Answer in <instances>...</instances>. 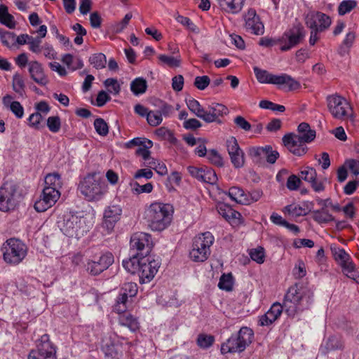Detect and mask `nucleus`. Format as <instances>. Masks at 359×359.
Listing matches in <instances>:
<instances>
[{
    "mask_svg": "<svg viewBox=\"0 0 359 359\" xmlns=\"http://www.w3.org/2000/svg\"><path fill=\"white\" fill-rule=\"evenodd\" d=\"M173 208L168 203L155 202L144 212V219L152 231H161L166 229L172 218Z\"/></svg>",
    "mask_w": 359,
    "mask_h": 359,
    "instance_id": "f03ea898",
    "label": "nucleus"
},
{
    "mask_svg": "<svg viewBox=\"0 0 359 359\" xmlns=\"http://www.w3.org/2000/svg\"><path fill=\"white\" fill-rule=\"evenodd\" d=\"M259 106L262 109H271L274 111L283 112L285 110V107L283 105L278 104L269 100L260 101Z\"/></svg>",
    "mask_w": 359,
    "mask_h": 359,
    "instance_id": "052dcab7",
    "label": "nucleus"
},
{
    "mask_svg": "<svg viewBox=\"0 0 359 359\" xmlns=\"http://www.w3.org/2000/svg\"><path fill=\"white\" fill-rule=\"evenodd\" d=\"M27 250V245L20 240L8 239L2 247L3 259L8 264L16 266L26 257Z\"/></svg>",
    "mask_w": 359,
    "mask_h": 359,
    "instance_id": "423d86ee",
    "label": "nucleus"
},
{
    "mask_svg": "<svg viewBox=\"0 0 359 359\" xmlns=\"http://www.w3.org/2000/svg\"><path fill=\"white\" fill-rule=\"evenodd\" d=\"M132 17H133V15L131 13H127L124 16L122 21L116 22L114 25V26H113L114 31L117 33L122 32L127 27V25H128L129 21L131 20Z\"/></svg>",
    "mask_w": 359,
    "mask_h": 359,
    "instance_id": "680f3d73",
    "label": "nucleus"
},
{
    "mask_svg": "<svg viewBox=\"0 0 359 359\" xmlns=\"http://www.w3.org/2000/svg\"><path fill=\"white\" fill-rule=\"evenodd\" d=\"M327 102L328 110L334 118L344 120L351 115V107L343 97L330 95L327 97Z\"/></svg>",
    "mask_w": 359,
    "mask_h": 359,
    "instance_id": "9b49d317",
    "label": "nucleus"
},
{
    "mask_svg": "<svg viewBox=\"0 0 359 359\" xmlns=\"http://www.w3.org/2000/svg\"><path fill=\"white\" fill-rule=\"evenodd\" d=\"M226 147L233 167L242 168L245 164V154L239 147L237 140L234 137H230L226 141Z\"/></svg>",
    "mask_w": 359,
    "mask_h": 359,
    "instance_id": "aec40b11",
    "label": "nucleus"
},
{
    "mask_svg": "<svg viewBox=\"0 0 359 359\" xmlns=\"http://www.w3.org/2000/svg\"><path fill=\"white\" fill-rule=\"evenodd\" d=\"M357 1L355 0H344L338 6V13L339 15H344L350 13L353 9L357 6Z\"/></svg>",
    "mask_w": 359,
    "mask_h": 359,
    "instance_id": "a18cd8bd",
    "label": "nucleus"
},
{
    "mask_svg": "<svg viewBox=\"0 0 359 359\" xmlns=\"http://www.w3.org/2000/svg\"><path fill=\"white\" fill-rule=\"evenodd\" d=\"M147 121L151 126H157L160 125L163 121L161 112L156 111H149L147 114Z\"/></svg>",
    "mask_w": 359,
    "mask_h": 359,
    "instance_id": "5fc2aeb1",
    "label": "nucleus"
},
{
    "mask_svg": "<svg viewBox=\"0 0 359 359\" xmlns=\"http://www.w3.org/2000/svg\"><path fill=\"white\" fill-rule=\"evenodd\" d=\"M214 241V236L209 231L196 236L194 239L192 249L189 252L191 259L196 262H203L208 259Z\"/></svg>",
    "mask_w": 359,
    "mask_h": 359,
    "instance_id": "0eeeda50",
    "label": "nucleus"
},
{
    "mask_svg": "<svg viewBox=\"0 0 359 359\" xmlns=\"http://www.w3.org/2000/svg\"><path fill=\"white\" fill-rule=\"evenodd\" d=\"M297 138L302 140L305 143L312 142L316 137V131L311 129L310 126L307 123H302L298 126Z\"/></svg>",
    "mask_w": 359,
    "mask_h": 359,
    "instance_id": "c85d7f7f",
    "label": "nucleus"
},
{
    "mask_svg": "<svg viewBox=\"0 0 359 359\" xmlns=\"http://www.w3.org/2000/svg\"><path fill=\"white\" fill-rule=\"evenodd\" d=\"M221 8L231 14H237L243 7L245 0H217Z\"/></svg>",
    "mask_w": 359,
    "mask_h": 359,
    "instance_id": "cd10ccee",
    "label": "nucleus"
},
{
    "mask_svg": "<svg viewBox=\"0 0 359 359\" xmlns=\"http://www.w3.org/2000/svg\"><path fill=\"white\" fill-rule=\"evenodd\" d=\"M215 341V337L210 334H200L198 335L196 344L198 346L203 349H207L212 346Z\"/></svg>",
    "mask_w": 359,
    "mask_h": 359,
    "instance_id": "79ce46f5",
    "label": "nucleus"
},
{
    "mask_svg": "<svg viewBox=\"0 0 359 359\" xmlns=\"http://www.w3.org/2000/svg\"><path fill=\"white\" fill-rule=\"evenodd\" d=\"M313 218L318 223H327L333 220V217L327 210L323 208L321 210L313 211Z\"/></svg>",
    "mask_w": 359,
    "mask_h": 359,
    "instance_id": "37998d69",
    "label": "nucleus"
},
{
    "mask_svg": "<svg viewBox=\"0 0 359 359\" xmlns=\"http://www.w3.org/2000/svg\"><path fill=\"white\" fill-rule=\"evenodd\" d=\"M122 207L119 204L111 203L107 206L103 213L102 226L108 232H111L121 219Z\"/></svg>",
    "mask_w": 359,
    "mask_h": 359,
    "instance_id": "6ab92c4d",
    "label": "nucleus"
},
{
    "mask_svg": "<svg viewBox=\"0 0 359 359\" xmlns=\"http://www.w3.org/2000/svg\"><path fill=\"white\" fill-rule=\"evenodd\" d=\"M41 40L39 37L30 39V41H28L29 49L34 53L39 54L41 53Z\"/></svg>",
    "mask_w": 359,
    "mask_h": 359,
    "instance_id": "338daca9",
    "label": "nucleus"
},
{
    "mask_svg": "<svg viewBox=\"0 0 359 359\" xmlns=\"http://www.w3.org/2000/svg\"><path fill=\"white\" fill-rule=\"evenodd\" d=\"M271 146L266 145L265 147H255L249 149V155L254 158H262L267 154Z\"/></svg>",
    "mask_w": 359,
    "mask_h": 359,
    "instance_id": "13d9d810",
    "label": "nucleus"
},
{
    "mask_svg": "<svg viewBox=\"0 0 359 359\" xmlns=\"http://www.w3.org/2000/svg\"><path fill=\"white\" fill-rule=\"evenodd\" d=\"M118 323L121 325L129 328L132 332H135L139 329V322L136 318L130 313H123L118 317Z\"/></svg>",
    "mask_w": 359,
    "mask_h": 359,
    "instance_id": "c756f323",
    "label": "nucleus"
},
{
    "mask_svg": "<svg viewBox=\"0 0 359 359\" xmlns=\"http://www.w3.org/2000/svg\"><path fill=\"white\" fill-rule=\"evenodd\" d=\"M153 146L152 141L144 137H135L125 144V147L132 149L137 147L135 154L142 158L144 161L150 160V149Z\"/></svg>",
    "mask_w": 359,
    "mask_h": 359,
    "instance_id": "412c9836",
    "label": "nucleus"
},
{
    "mask_svg": "<svg viewBox=\"0 0 359 359\" xmlns=\"http://www.w3.org/2000/svg\"><path fill=\"white\" fill-rule=\"evenodd\" d=\"M251 259L258 264H262L264 262L265 255L263 248L252 249L250 252Z\"/></svg>",
    "mask_w": 359,
    "mask_h": 359,
    "instance_id": "bf43d9fd",
    "label": "nucleus"
},
{
    "mask_svg": "<svg viewBox=\"0 0 359 359\" xmlns=\"http://www.w3.org/2000/svg\"><path fill=\"white\" fill-rule=\"evenodd\" d=\"M114 262V257L111 252H100L87 259L85 267L88 273L92 276H97L109 269Z\"/></svg>",
    "mask_w": 359,
    "mask_h": 359,
    "instance_id": "6e6552de",
    "label": "nucleus"
},
{
    "mask_svg": "<svg viewBox=\"0 0 359 359\" xmlns=\"http://www.w3.org/2000/svg\"><path fill=\"white\" fill-rule=\"evenodd\" d=\"M245 28L255 35H262L264 26L255 9L250 8L244 15Z\"/></svg>",
    "mask_w": 359,
    "mask_h": 359,
    "instance_id": "4be33fe9",
    "label": "nucleus"
},
{
    "mask_svg": "<svg viewBox=\"0 0 359 359\" xmlns=\"http://www.w3.org/2000/svg\"><path fill=\"white\" fill-rule=\"evenodd\" d=\"M253 71L260 83L285 86L288 90H294L300 88V83L287 74L276 75L257 67H254Z\"/></svg>",
    "mask_w": 359,
    "mask_h": 359,
    "instance_id": "20e7f679",
    "label": "nucleus"
},
{
    "mask_svg": "<svg viewBox=\"0 0 359 359\" xmlns=\"http://www.w3.org/2000/svg\"><path fill=\"white\" fill-rule=\"evenodd\" d=\"M130 245L132 254L140 257L147 256L152 248L151 236L144 232L135 233L131 236Z\"/></svg>",
    "mask_w": 359,
    "mask_h": 359,
    "instance_id": "2eb2a0df",
    "label": "nucleus"
},
{
    "mask_svg": "<svg viewBox=\"0 0 359 359\" xmlns=\"http://www.w3.org/2000/svg\"><path fill=\"white\" fill-rule=\"evenodd\" d=\"M0 39L2 43L8 48L15 44V35L13 32L0 29Z\"/></svg>",
    "mask_w": 359,
    "mask_h": 359,
    "instance_id": "de8ad7c7",
    "label": "nucleus"
},
{
    "mask_svg": "<svg viewBox=\"0 0 359 359\" xmlns=\"http://www.w3.org/2000/svg\"><path fill=\"white\" fill-rule=\"evenodd\" d=\"M282 140L284 146L294 155L301 156L307 152L308 147L306 143L297 138L296 134H286L283 137Z\"/></svg>",
    "mask_w": 359,
    "mask_h": 359,
    "instance_id": "5701e85b",
    "label": "nucleus"
},
{
    "mask_svg": "<svg viewBox=\"0 0 359 359\" xmlns=\"http://www.w3.org/2000/svg\"><path fill=\"white\" fill-rule=\"evenodd\" d=\"M34 109L36 113L39 114L43 117L46 116L50 111V107L46 101H40L35 104Z\"/></svg>",
    "mask_w": 359,
    "mask_h": 359,
    "instance_id": "0e129e2a",
    "label": "nucleus"
},
{
    "mask_svg": "<svg viewBox=\"0 0 359 359\" xmlns=\"http://www.w3.org/2000/svg\"><path fill=\"white\" fill-rule=\"evenodd\" d=\"M132 187V192L135 194L142 193H151L153 190V185L149 182L143 185H140L138 182H133L130 184Z\"/></svg>",
    "mask_w": 359,
    "mask_h": 359,
    "instance_id": "3c124183",
    "label": "nucleus"
},
{
    "mask_svg": "<svg viewBox=\"0 0 359 359\" xmlns=\"http://www.w3.org/2000/svg\"><path fill=\"white\" fill-rule=\"evenodd\" d=\"M147 88V81L142 77L136 78L130 83V90L135 95H139L144 93Z\"/></svg>",
    "mask_w": 359,
    "mask_h": 359,
    "instance_id": "473e14b6",
    "label": "nucleus"
},
{
    "mask_svg": "<svg viewBox=\"0 0 359 359\" xmlns=\"http://www.w3.org/2000/svg\"><path fill=\"white\" fill-rule=\"evenodd\" d=\"M21 195L16 185L12 182H5L0 188V210L8 212L13 210L18 204Z\"/></svg>",
    "mask_w": 359,
    "mask_h": 359,
    "instance_id": "1a4fd4ad",
    "label": "nucleus"
},
{
    "mask_svg": "<svg viewBox=\"0 0 359 359\" xmlns=\"http://www.w3.org/2000/svg\"><path fill=\"white\" fill-rule=\"evenodd\" d=\"M217 180V174L213 169L208 167L203 168L201 182L214 184Z\"/></svg>",
    "mask_w": 359,
    "mask_h": 359,
    "instance_id": "a19ab883",
    "label": "nucleus"
},
{
    "mask_svg": "<svg viewBox=\"0 0 359 359\" xmlns=\"http://www.w3.org/2000/svg\"><path fill=\"white\" fill-rule=\"evenodd\" d=\"M27 359H57L56 348L50 341L49 335L45 334L41 337L36 349L29 352Z\"/></svg>",
    "mask_w": 359,
    "mask_h": 359,
    "instance_id": "ddd939ff",
    "label": "nucleus"
},
{
    "mask_svg": "<svg viewBox=\"0 0 359 359\" xmlns=\"http://www.w3.org/2000/svg\"><path fill=\"white\" fill-rule=\"evenodd\" d=\"M228 113V109L226 106L219 103H212L205 109V116L203 121L206 123H212L217 121L219 117Z\"/></svg>",
    "mask_w": 359,
    "mask_h": 359,
    "instance_id": "393cba45",
    "label": "nucleus"
},
{
    "mask_svg": "<svg viewBox=\"0 0 359 359\" xmlns=\"http://www.w3.org/2000/svg\"><path fill=\"white\" fill-rule=\"evenodd\" d=\"M301 183L299 177L295 175H292L287 178L286 187L289 190L294 191L299 188Z\"/></svg>",
    "mask_w": 359,
    "mask_h": 359,
    "instance_id": "69168bd1",
    "label": "nucleus"
},
{
    "mask_svg": "<svg viewBox=\"0 0 359 359\" xmlns=\"http://www.w3.org/2000/svg\"><path fill=\"white\" fill-rule=\"evenodd\" d=\"M13 90L20 96L23 97L25 94V84L23 76L19 73H15L13 76L12 81Z\"/></svg>",
    "mask_w": 359,
    "mask_h": 359,
    "instance_id": "72a5a7b5",
    "label": "nucleus"
},
{
    "mask_svg": "<svg viewBox=\"0 0 359 359\" xmlns=\"http://www.w3.org/2000/svg\"><path fill=\"white\" fill-rule=\"evenodd\" d=\"M253 336L252 330L247 327H241L236 334L232 335L222 344L221 353L226 354L243 352L251 344Z\"/></svg>",
    "mask_w": 359,
    "mask_h": 359,
    "instance_id": "39448f33",
    "label": "nucleus"
},
{
    "mask_svg": "<svg viewBox=\"0 0 359 359\" xmlns=\"http://www.w3.org/2000/svg\"><path fill=\"white\" fill-rule=\"evenodd\" d=\"M331 252L334 260L341 267L343 273L348 278L355 280L356 277L354 275L355 265L351 261L350 255L344 250V249L333 246L331 247Z\"/></svg>",
    "mask_w": 359,
    "mask_h": 359,
    "instance_id": "dca6fc26",
    "label": "nucleus"
},
{
    "mask_svg": "<svg viewBox=\"0 0 359 359\" xmlns=\"http://www.w3.org/2000/svg\"><path fill=\"white\" fill-rule=\"evenodd\" d=\"M158 59L160 65H167L170 67H178L180 65V57H173L164 54L158 55Z\"/></svg>",
    "mask_w": 359,
    "mask_h": 359,
    "instance_id": "ea45409f",
    "label": "nucleus"
},
{
    "mask_svg": "<svg viewBox=\"0 0 359 359\" xmlns=\"http://www.w3.org/2000/svg\"><path fill=\"white\" fill-rule=\"evenodd\" d=\"M90 64L96 69H101L105 67L107 57L104 54L98 53L93 54L88 60Z\"/></svg>",
    "mask_w": 359,
    "mask_h": 359,
    "instance_id": "58836bf2",
    "label": "nucleus"
},
{
    "mask_svg": "<svg viewBox=\"0 0 359 359\" xmlns=\"http://www.w3.org/2000/svg\"><path fill=\"white\" fill-rule=\"evenodd\" d=\"M60 192L55 188L44 187L40 199L34 203V209L42 212L51 208L57 201Z\"/></svg>",
    "mask_w": 359,
    "mask_h": 359,
    "instance_id": "a211bd4d",
    "label": "nucleus"
},
{
    "mask_svg": "<svg viewBox=\"0 0 359 359\" xmlns=\"http://www.w3.org/2000/svg\"><path fill=\"white\" fill-rule=\"evenodd\" d=\"M208 161L213 165L217 167H222L224 165V161L222 156L215 149H210L208 151L206 155Z\"/></svg>",
    "mask_w": 359,
    "mask_h": 359,
    "instance_id": "8fccbe9b",
    "label": "nucleus"
},
{
    "mask_svg": "<svg viewBox=\"0 0 359 359\" xmlns=\"http://www.w3.org/2000/svg\"><path fill=\"white\" fill-rule=\"evenodd\" d=\"M41 52L43 55L49 60H54L57 58V52L53 48V46L50 43H46L41 46Z\"/></svg>",
    "mask_w": 359,
    "mask_h": 359,
    "instance_id": "e2e57ef3",
    "label": "nucleus"
},
{
    "mask_svg": "<svg viewBox=\"0 0 359 359\" xmlns=\"http://www.w3.org/2000/svg\"><path fill=\"white\" fill-rule=\"evenodd\" d=\"M283 212L291 217H299L306 215L305 210L297 204H290L285 206Z\"/></svg>",
    "mask_w": 359,
    "mask_h": 359,
    "instance_id": "49530a36",
    "label": "nucleus"
},
{
    "mask_svg": "<svg viewBox=\"0 0 359 359\" xmlns=\"http://www.w3.org/2000/svg\"><path fill=\"white\" fill-rule=\"evenodd\" d=\"M299 176L304 181L310 183L311 181L315 180L316 177H317V172L316 169L307 166L300 172Z\"/></svg>",
    "mask_w": 359,
    "mask_h": 359,
    "instance_id": "4d7b16f0",
    "label": "nucleus"
},
{
    "mask_svg": "<svg viewBox=\"0 0 359 359\" xmlns=\"http://www.w3.org/2000/svg\"><path fill=\"white\" fill-rule=\"evenodd\" d=\"M186 103L189 109L194 115L201 118L202 120L204 119L205 108L201 105L200 102L198 100L194 98H189L188 100H186Z\"/></svg>",
    "mask_w": 359,
    "mask_h": 359,
    "instance_id": "f704fd0d",
    "label": "nucleus"
},
{
    "mask_svg": "<svg viewBox=\"0 0 359 359\" xmlns=\"http://www.w3.org/2000/svg\"><path fill=\"white\" fill-rule=\"evenodd\" d=\"M161 266V259L151 256H144L139 259V268L137 274L140 277V283L150 282Z\"/></svg>",
    "mask_w": 359,
    "mask_h": 359,
    "instance_id": "9d476101",
    "label": "nucleus"
},
{
    "mask_svg": "<svg viewBox=\"0 0 359 359\" xmlns=\"http://www.w3.org/2000/svg\"><path fill=\"white\" fill-rule=\"evenodd\" d=\"M228 195L232 201L237 203L246 205V192L238 187H232L228 191Z\"/></svg>",
    "mask_w": 359,
    "mask_h": 359,
    "instance_id": "2f4dec72",
    "label": "nucleus"
},
{
    "mask_svg": "<svg viewBox=\"0 0 359 359\" xmlns=\"http://www.w3.org/2000/svg\"><path fill=\"white\" fill-rule=\"evenodd\" d=\"M78 189L88 201L101 200L108 191L104 180L96 172L88 174L79 182Z\"/></svg>",
    "mask_w": 359,
    "mask_h": 359,
    "instance_id": "7ed1b4c3",
    "label": "nucleus"
},
{
    "mask_svg": "<svg viewBox=\"0 0 359 359\" xmlns=\"http://www.w3.org/2000/svg\"><path fill=\"white\" fill-rule=\"evenodd\" d=\"M140 259V256L133 253L132 257L130 259L123 260V266L130 273H137Z\"/></svg>",
    "mask_w": 359,
    "mask_h": 359,
    "instance_id": "4c0bfd02",
    "label": "nucleus"
},
{
    "mask_svg": "<svg viewBox=\"0 0 359 359\" xmlns=\"http://www.w3.org/2000/svg\"><path fill=\"white\" fill-rule=\"evenodd\" d=\"M217 210L231 225H238L242 222L241 214L226 203H219Z\"/></svg>",
    "mask_w": 359,
    "mask_h": 359,
    "instance_id": "b1692460",
    "label": "nucleus"
},
{
    "mask_svg": "<svg viewBox=\"0 0 359 359\" xmlns=\"http://www.w3.org/2000/svg\"><path fill=\"white\" fill-rule=\"evenodd\" d=\"M233 278L231 273H224L219 279L218 287L219 289L231 291L233 289Z\"/></svg>",
    "mask_w": 359,
    "mask_h": 359,
    "instance_id": "c03bdc74",
    "label": "nucleus"
},
{
    "mask_svg": "<svg viewBox=\"0 0 359 359\" xmlns=\"http://www.w3.org/2000/svg\"><path fill=\"white\" fill-rule=\"evenodd\" d=\"M305 30L301 25H297L285 31L279 37L280 41V50L287 51L297 46L304 38Z\"/></svg>",
    "mask_w": 359,
    "mask_h": 359,
    "instance_id": "4468645a",
    "label": "nucleus"
},
{
    "mask_svg": "<svg viewBox=\"0 0 359 359\" xmlns=\"http://www.w3.org/2000/svg\"><path fill=\"white\" fill-rule=\"evenodd\" d=\"M45 187H51L55 188L60 191V189L62 187V180L61 176L57 172L49 173L45 177Z\"/></svg>",
    "mask_w": 359,
    "mask_h": 359,
    "instance_id": "c9c22d12",
    "label": "nucleus"
},
{
    "mask_svg": "<svg viewBox=\"0 0 359 359\" xmlns=\"http://www.w3.org/2000/svg\"><path fill=\"white\" fill-rule=\"evenodd\" d=\"M313 302V292L306 285L296 283L289 287L283 305L276 302L259 318L261 326H269L275 322L284 311L288 316L294 317L299 312L309 309Z\"/></svg>",
    "mask_w": 359,
    "mask_h": 359,
    "instance_id": "f257e3e1",
    "label": "nucleus"
},
{
    "mask_svg": "<svg viewBox=\"0 0 359 359\" xmlns=\"http://www.w3.org/2000/svg\"><path fill=\"white\" fill-rule=\"evenodd\" d=\"M3 104L5 107L9 109L12 113L18 118H22L24 116V108L22 104L18 102L14 101L13 97L10 95H6L3 97Z\"/></svg>",
    "mask_w": 359,
    "mask_h": 359,
    "instance_id": "bb28decb",
    "label": "nucleus"
},
{
    "mask_svg": "<svg viewBox=\"0 0 359 359\" xmlns=\"http://www.w3.org/2000/svg\"><path fill=\"white\" fill-rule=\"evenodd\" d=\"M61 230L69 237H80L88 231V227L84 217L72 215L64 219Z\"/></svg>",
    "mask_w": 359,
    "mask_h": 359,
    "instance_id": "f8f14e48",
    "label": "nucleus"
},
{
    "mask_svg": "<svg viewBox=\"0 0 359 359\" xmlns=\"http://www.w3.org/2000/svg\"><path fill=\"white\" fill-rule=\"evenodd\" d=\"M29 73L30 77L39 85L46 86L48 79L44 73L42 65L38 61L34 60L29 62Z\"/></svg>",
    "mask_w": 359,
    "mask_h": 359,
    "instance_id": "a878e982",
    "label": "nucleus"
},
{
    "mask_svg": "<svg viewBox=\"0 0 359 359\" xmlns=\"http://www.w3.org/2000/svg\"><path fill=\"white\" fill-rule=\"evenodd\" d=\"M94 127L96 132L102 136H106L109 133L107 123L101 118H96L94 121Z\"/></svg>",
    "mask_w": 359,
    "mask_h": 359,
    "instance_id": "6e6d98bb",
    "label": "nucleus"
},
{
    "mask_svg": "<svg viewBox=\"0 0 359 359\" xmlns=\"http://www.w3.org/2000/svg\"><path fill=\"white\" fill-rule=\"evenodd\" d=\"M137 285L135 283L129 282L123 285L121 292L119 294L121 299H127L128 297H133L137 294Z\"/></svg>",
    "mask_w": 359,
    "mask_h": 359,
    "instance_id": "e433bc0d",
    "label": "nucleus"
},
{
    "mask_svg": "<svg viewBox=\"0 0 359 359\" xmlns=\"http://www.w3.org/2000/svg\"><path fill=\"white\" fill-rule=\"evenodd\" d=\"M104 85L107 88L109 93L114 95H118L121 91V86L116 79H107L104 81Z\"/></svg>",
    "mask_w": 359,
    "mask_h": 359,
    "instance_id": "09e8293b",
    "label": "nucleus"
},
{
    "mask_svg": "<svg viewBox=\"0 0 359 359\" xmlns=\"http://www.w3.org/2000/svg\"><path fill=\"white\" fill-rule=\"evenodd\" d=\"M46 125L49 130L56 133L61 128V121L58 116H50L47 119Z\"/></svg>",
    "mask_w": 359,
    "mask_h": 359,
    "instance_id": "603ef678",
    "label": "nucleus"
},
{
    "mask_svg": "<svg viewBox=\"0 0 359 359\" xmlns=\"http://www.w3.org/2000/svg\"><path fill=\"white\" fill-rule=\"evenodd\" d=\"M305 25L308 28H313L325 32L332 24L329 15L320 11H310L304 15Z\"/></svg>",
    "mask_w": 359,
    "mask_h": 359,
    "instance_id": "f3484780",
    "label": "nucleus"
},
{
    "mask_svg": "<svg viewBox=\"0 0 359 359\" xmlns=\"http://www.w3.org/2000/svg\"><path fill=\"white\" fill-rule=\"evenodd\" d=\"M0 22L10 29L15 28L16 25L14 17L8 13V7L4 4L0 5Z\"/></svg>",
    "mask_w": 359,
    "mask_h": 359,
    "instance_id": "7c9ffc66",
    "label": "nucleus"
},
{
    "mask_svg": "<svg viewBox=\"0 0 359 359\" xmlns=\"http://www.w3.org/2000/svg\"><path fill=\"white\" fill-rule=\"evenodd\" d=\"M43 118L44 117L43 116L38 113H32L27 118L28 125L34 129L39 130L41 128V123L43 120Z\"/></svg>",
    "mask_w": 359,
    "mask_h": 359,
    "instance_id": "864d4df0",
    "label": "nucleus"
},
{
    "mask_svg": "<svg viewBox=\"0 0 359 359\" xmlns=\"http://www.w3.org/2000/svg\"><path fill=\"white\" fill-rule=\"evenodd\" d=\"M345 165L354 175H359V159H347L345 161Z\"/></svg>",
    "mask_w": 359,
    "mask_h": 359,
    "instance_id": "774afa93",
    "label": "nucleus"
}]
</instances>
